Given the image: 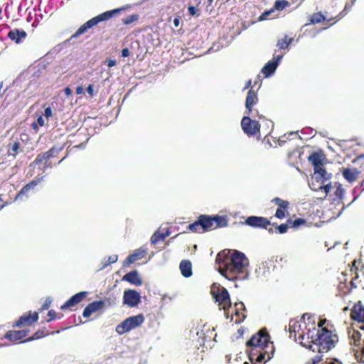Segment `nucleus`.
Masks as SVG:
<instances>
[{"instance_id":"1","label":"nucleus","mask_w":364,"mask_h":364,"mask_svg":"<svg viewBox=\"0 0 364 364\" xmlns=\"http://www.w3.org/2000/svg\"><path fill=\"white\" fill-rule=\"evenodd\" d=\"M215 262L220 265V274L230 281L246 280L250 273L247 270L249 260L238 250H226L219 252Z\"/></svg>"},{"instance_id":"2","label":"nucleus","mask_w":364,"mask_h":364,"mask_svg":"<svg viewBox=\"0 0 364 364\" xmlns=\"http://www.w3.org/2000/svg\"><path fill=\"white\" fill-rule=\"evenodd\" d=\"M126 9V7L122 6L104 11L92 17L77 28V30L73 34V38H79L80 36L86 33L90 29L92 28L100 23L107 21L114 16L119 14L122 11H125Z\"/></svg>"},{"instance_id":"3","label":"nucleus","mask_w":364,"mask_h":364,"mask_svg":"<svg viewBox=\"0 0 364 364\" xmlns=\"http://www.w3.org/2000/svg\"><path fill=\"white\" fill-rule=\"evenodd\" d=\"M315 341L316 351L327 352L335 347L336 343L338 342V336L336 334L333 335L331 331L322 328L320 331L316 332Z\"/></svg>"},{"instance_id":"4","label":"nucleus","mask_w":364,"mask_h":364,"mask_svg":"<svg viewBox=\"0 0 364 364\" xmlns=\"http://www.w3.org/2000/svg\"><path fill=\"white\" fill-rule=\"evenodd\" d=\"M144 316L142 314L129 316L116 326L115 331L119 335H123L139 327L144 323Z\"/></svg>"},{"instance_id":"5","label":"nucleus","mask_w":364,"mask_h":364,"mask_svg":"<svg viewBox=\"0 0 364 364\" xmlns=\"http://www.w3.org/2000/svg\"><path fill=\"white\" fill-rule=\"evenodd\" d=\"M270 343V336L266 329H261L247 341V347L264 350Z\"/></svg>"},{"instance_id":"6","label":"nucleus","mask_w":364,"mask_h":364,"mask_svg":"<svg viewBox=\"0 0 364 364\" xmlns=\"http://www.w3.org/2000/svg\"><path fill=\"white\" fill-rule=\"evenodd\" d=\"M241 128L247 136L256 135L260 129L259 122L252 119L249 116H244L241 119Z\"/></svg>"},{"instance_id":"7","label":"nucleus","mask_w":364,"mask_h":364,"mask_svg":"<svg viewBox=\"0 0 364 364\" xmlns=\"http://www.w3.org/2000/svg\"><path fill=\"white\" fill-rule=\"evenodd\" d=\"M123 304L129 307H136L141 302L140 293L135 289H126L123 294Z\"/></svg>"},{"instance_id":"8","label":"nucleus","mask_w":364,"mask_h":364,"mask_svg":"<svg viewBox=\"0 0 364 364\" xmlns=\"http://www.w3.org/2000/svg\"><path fill=\"white\" fill-rule=\"evenodd\" d=\"M211 292L215 301L218 302L220 304H224L225 306L227 305L231 307L232 304L230 294L225 287L218 286L217 289L213 287Z\"/></svg>"},{"instance_id":"9","label":"nucleus","mask_w":364,"mask_h":364,"mask_svg":"<svg viewBox=\"0 0 364 364\" xmlns=\"http://www.w3.org/2000/svg\"><path fill=\"white\" fill-rule=\"evenodd\" d=\"M283 54L277 55L264 65L261 72L264 75V77H270L275 73L277 68L279 65L283 58Z\"/></svg>"},{"instance_id":"10","label":"nucleus","mask_w":364,"mask_h":364,"mask_svg":"<svg viewBox=\"0 0 364 364\" xmlns=\"http://www.w3.org/2000/svg\"><path fill=\"white\" fill-rule=\"evenodd\" d=\"M245 224L255 228L267 229V227L271 225V222L264 217L251 215L245 219Z\"/></svg>"},{"instance_id":"11","label":"nucleus","mask_w":364,"mask_h":364,"mask_svg":"<svg viewBox=\"0 0 364 364\" xmlns=\"http://www.w3.org/2000/svg\"><path fill=\"white\" fill-rule=\"evenodd\" d=\"M38 312L35 311L32 314L31 311L27 312V314H23L16 321L14 324L13 327L21 328V326H31L33 323L36 322L38 320Z\"/></svg>"},{"instance_id":"12","label":"nucleus","mask_w":364,"mask_h":364,"mask_svg":"<svg viewBox=\"0 0 364 364\" xmlns=\"http://www.w3.org/2000/svg\"><path fill=\"white\" fill-rule=\"evenodd\" d=\"M308 160L311 163L314 169L323 167L327 162L326 155L322 150L313 151L308 157Z\"/></svg>"},{"instance_id":"13","label":"nucleus","mask_w":364,"mask_h":364,"mask_svg":"<svg viewBox=\"0 0 364 364\" xmlns=\"http://www.w3.org/2000/svg\"><path fill=\"white\" fill-rule=\"evenodd\" d=\"M89 294L88 291H80L70 296L61 306L62 311L67 310L81 302Z\"/></svg>"},{"instance_id":"14","label":"nucleus","mask_w":364,"mask_h":364,"mask_svg":"<svg viewBox=\"0 0 364 364\" xmlns=\"http://www.w3.org/2000/svg\"><path fill=\"white\" fill-rule=\"evenodd\" d=\"M317 331H320L319 330H317L315 327L313 328L312 330L309 329L307 333V338L311 339L310 341H308V343L303 342V340L304 339L305 335L302 332L301 333L299 334V339L301 340L300 344L314 352L316 351V347H314V345L315 346V339H316V333Z\"/></svg>"},{"instance_id":"15","label":"nucleus","mask_w":364,"mask_h":364,"mask_svg":"<svg viewBox=\"0 0 364 364\" xmlns=\"http://www.w3.org/2000/svg\"><path fill=\"white\" fill-rule=\"evenodd\" d=\"M105 305L103 300H97L88 304L82 311L84 318H89L92 314L101 310Z\"/></svg>"},{"instance_id":"16","label":"nucleus","mask_w":364,"mask_h":364,"mask_svg":"<svg viewBox=\"0 0 364 364\" xmlns=\"http://www.w3.org/2000/svg\"><path fill=\"white\" fill-rule=\"evenodd\" d=\"M122 280L127 282L136 287L141 286L143 284L142 279L141 278L139 273L136 269L126 273L123 276Z\"/></svg>"},{"instance_id":"17","label":"nucleus","mask_w":364,"mask_h":364,"mask_svg":"<svg viewBox=\"0 0 364 364\" xmlns=\"http://www.w3.org/2000/svg\"><path fill=\"white\" fill-rule=\"evenodd\" d=\"M7 36L16 44H19L27 37V33L23 29L14 28L9 31Z\"/></svg>"},{"instance_id":"18","label":"nucleus","mask_w":364,"mask_h":364,"mask_svg":"<svg viewBox=\"0 0 364 364\" xmlns=\"http://www.w3.org/2000/svg\"><path fill=\"white\" fill-rule=\"evenodd\" d=\"M350 317L354 321L364 322V306L360 301L354 304L351 309Z\"/></svg>"},{"instance_id":"19","label":"nucleus","mask_w":364,"mask_h":364,"mask_svg":"<svg viewBox=\"0 0 364 364\" xmlns=\"http://www.w3.org/2000/svg\"><path fill=\"white\" fill-rule=\"evenodd\" d=\"M198 219L200 223V228L203 232H208L214 229V223L212 215H200Z\"/></svg>"},{"instance_id":"20","label":"nucleus","mask_w":364,"mask_h":364,"mask_svg":"<svg viewBox=\"0 0 364 364\" xmlns=\"http://www.w3.org/2000/svg\"><path fill=\"white\" fill-rule=\"evenodd\" d=\"M29 332L28 329L9 331L6 333L5 338L12 342H16L26 337Z\"/></svg>"},{"instance_id":"21","label":"nucleus","mask_w":364,"mask_h":364,"mask_svg":"<svg viewBox=\"0 0 364 364\" xmlns=\"http://www.w3.org/2000/svg\"><path fill=\"white\" fill-rule=\"evenodd\" d=\"M179 269L182 276L185 278H189L193 275L192 264L190 260H182L180 262Z\"/></svg>"},{"instance_id":"22","label":"nucleus","mask_w":364,"mask_h":364,"mask_svg":"<svg viewBox=\"0 0 364 364\" xmlns=\"http://www.w3.org/2000/svg\"><path fill=\"white\" fill-rule=\"evenodd\" d=\"M360 173V171H358L357 168H344L342 174L343 178L349 183H353L358 177V175Z\"/></svg>"},{"instance_id":"23","label":"nucleus","mask_w":364,"mask_h":364,"mask_svg":"<svg viewBox=\"0 0 364 364\" xmlns=\"http://www.w3.org/2000/svg\"><path fill=\"white\" fill-rule=\"evenodd\" d=\"M213 223H214V229L216 228H225L228 225L229 218L228 215H212Z\"/></svg>"},{"instance_id":"24","label":"nucleus","mask_w":364,"mask_h":364,"mask_svg":"<svg viewBox=\"0 0 364 364\" xmlns=\"http://www.w3.org/2000/svg\"><path fill=\"white\" fill-rule=\"evenodd\" d=\"M314 174L311 176V179L316 181L317 182H321V183H325L326 179V168L323 167H319L314 169Z\"/></svg>"},{"instance_id":"25","label":"nucleus","mask_w":364,"mask_h":364,"mask_svg":"<svg viewBox=\"0 0 364 364\" xmlns=\"http://www.w3.org/2000/svg\"><path fill=\"white\" fill-rule=\"evenodd\" d=\"M235 316L236 317H238L239 318L236 320L235 323H242L246 318V315L245 314H242V317L240 318V311H246V308H245V306L244 304V303L242 301H239V302H236L235 304Z\"/></svg>"},{"instance_id":"26","label":"nucleus","mask_w":364,"mask_h":364,"mask_svg":"<svg viewBox=\"0 0 364 364\" xmlns=\"http://www.w3.org/2000/svg\"><path fill=\"white\" fill-rule=\"evenodd\" d=\"M258 100L257 92L252 88L250 89L246 96L245 105L254 107L258 102Z\"/></svg>"},{"instance_id":"27","label":"nucleus","mask_w":364,"mask_h":364,"mask_svg":"<svg viewBox=\"0 0 364 364\" xmlns=\"http://www.w3.org/2000/svg\"><path fill=\"white\" fill-rule=\"evenodd\" d=\"M171 234L170 230L168 228L164 233H160L159 230L156 231L151 237V243L156 245L159 240H164Z\"/></svg>"},{"instance_id":"28","label":"nucleus","mask_w":364,"mask_h":364,"mask_svg":"<svg viewBox=\"0 0 364 364\" xmlns=\"http://www.w3.org/2000/svg\"><path fill=\"white\" fill-rule=\"evenodd\" d=\"M63 149V146H53L48 151L43 153V157L46 158V160L48 161L50 159L56 156Z\"/></svg>"},{"instance_id":"29","label":"nucleus","mask_w":364,"mask_h":364,"mask_svg":"<svg viewBox=\"0 0 364 364\" xmlns=\"http://www.w3.org/2000/svg\"><path fill=\"white\" fill-rule=\"evenodd\" d=\"M272 350L271 352V355H269L267 351L261 352L259 350L258 354H257V357L255 358V361L257 363H262L264 360H265V362L270 360L272 359V358L273 357V355L274 353V347L272 346Z\"/></svg>"},{"instance_id":"30","label":"nucleus","mask_w":364,"mask_h":364,"mask_svg":"<svg viewBox=\"0 0 364 364\" xmlns=\"http://www.w3.org/2000/svg\"><path fill=\"white\" fill-rule=\"evenodd\" d=\"M300 330H301V325L299 321L291 320L289 321V332L291 336L292 333L294 334L295 340L296 341V333H299Z\"/></svg>"},{"instance_id":"31","label":"nucleus","mask_w":364,"mask_h":364,"mask_svg":"<svg viewBox=\"0 0 364 364\" xmlns=\"http://www.w3.org/2000/svg\"><path fill=\"white\" fill-rule=\"evenodd\" d=\"M349 338L351 339V345L355 346L360 345L361 333L358 331L353 330L352 333L349 332Z\"/></svg>"},{"instance_id":"32","label":"nucleus","mask_w":364,"mask_h":364,"mask_svg":"<svg viewBox=\"0 0 364 364\" xmlns=\"http://www.w3.org/2000/svg\"><path fill=\"white\" fill-rule=\"evenodd\" d=\"M31 190L26 186V184L17 193L15 200H24L28 198L29 192Z\"/></svg>"},{"instance_id":"33","label":"nucleus","mask_w":364,"mask_h":364,"mask_svg":"<svg viewBox=\"0 0 364 364\" xmlns=\"http://www.w3.org/2000/svg\"><path fill=\"white\" fill-rule=\"evenodd\" d=\"M289 5V3L287 0H276L274 3L272 9L274 11H282L284 10L287 6Z\"/></svg>"},{"instance_id":"34","label":"nucleus","mask_w":364,"mask_h":364,"mask_svg":"<svg viewBox=\"0 0 364 364\" xmlns=\"http://www.w3.org/2000/svg\"><path fill=\"white\" fill-rule=\"evenodd\" d=\"M326 20L325 16L321 12L313 14L311 17L310 21L312 24L319 23Z\"/></svg>"},{"instance_id":"35","label":"nucleus","mask_w":364,"mask_h":364,"mask_svg":"<svg viewBox=\"0 0 364 364\" xmlns=\"http://www.w3.org/2000/svg\"><path fill=\"white\" fill-rule=\"evenodd\" d=\"M46 336V334H45L43 331H38L35 333H33V335L32 336L27 338L26 339L23 340L21 343L31 342L34 340L42 338L45 337Z\"/></svg>"},{"instance_id":"36","label":"nucleus","mask_w":364,"mask_h":364,"mask_svg":"<svg viewBox=\"0 0 364 364\" xmlns=\"http://www.w3.org/2000/svg\"><path fill=\"white\" fill-rule=\"evenodd\" d=\"M147 253V249L144 247H141L140 248L136 250L132 255L134 257L135 259H139L143 258L146 254Z\"/></svg>"},{"instance_id":"37","label":"nucleus","mask_w":364,"mask_h":364,"mask_svg":"<svg viewBox=\"0 0 364 364\" xmlns=\"http://www.w3.org/2000/svg\"><path fill=\"white\" fill-rule=\"evenodd\" d=\"M139 18V15L137 14H134L127 16L126 18L122 19V23L124 25H129Z\"/></svg>"},{"instance_id":"38","label":"nucleus","mask_w":364,"mask_h":364,"mask_svg":"<svg viewBox=\"0 0 364 364\" xmlns=\"http://www.w3.org/2000/svg\"><path fill=\"white\" fill-rule=\"evenodd\" d=\"M335 186L336 187L335 195L338 198L339 200H342L344 198L346 190L343 188L342 185L338 182L336 183Z\"/></svg>"},{"instance_id":"39","label":"nucleus","mask_w":364,"mask_h":364,"mask_svg":"<svg viewBox=\"0 0 364 364\" xmlns=\"http://www.w3.org/2000/svg\"><path fill=\"white\" fill-rule=\"evenodd\" d=\"M45 178V176H40L38 175V176H36L33 180H32L31 181H30L28 183L26 184L27 186H28V188L31 189V190H33L35 188V187L40 183L42 181H43Z\"/></svg>"},{"instance_id":"40","label":"nucleus","mask_w":364,"mask_h":364,"mask_svg":"<svg viewBox=\"0 0 364 364\" xmlns=\"http://www.w3.org/2000/svg\"><path fill=\"white\" fill-rule=\"evenodd\" d=\"M270 225L275 227L277 230V232L279 234H284L289 230V225L287 223H282V224L278 225L277 223H271Z\"/></svg>"},{"instance_id":"41","label":"nucleus","mask_w":364,"mask_h":364,"mask_svg":"<svg viewBox=\"0 0 364 364\" xmlns=\"http://www.w3.org/2000/svg\"><path fill=\"white\" fill-rule=\"evenodd\" d=\"M118 259V256L117 255H113L107 257V260L103 263L101 269L106 268L108 265L111 264H114L117 262Z\"/></svg>"},{"instance_id":"42","label":"nucleus","mask_w":364,"mask_h":364,"mask_svg":"<svg viewBox=\"0 0 364 364\" xmlns=\"http://www.w3.org/2000/svg\"><path fill=\"white\" fill-rule=\"evenodd\" d=\"M198 227L200 228V223L198 217L197 220L195 222L188 225L187 229L191 232H198Z\"/></svg>"},{"instance_id":"43","label":"nucleus","mask_w":364,"mask_h":364,"mask_svg":"<svg viewBox=\"0 0 364 364\" xmlns=\"http://www.w3.org/2000/svg\"><path fill=\"white\" fill-rule=\"evenodd\" d=\"M274 9L272 8L269 10H265L264 12H262L261 14V15L258 17V21H265L267 19H268L269 16L272 14L274 13Z\"/></svg>"},{"instance_id":"44","label":"nucleus","mask_w":364,"mask_h":364,"mask_svg":"<svg viewBox=\"0 0 364 364\" xmlns=\"http://www.w3.org/2000/svg\"><path fill=\"white\" fill-rule=\"evenodd\" d=\"M287 38H288V36L287 35H285L284 38L278 41V42L277 43V46L279 48V49H280V50L288 49L289 46H288V43H287Z\"/></svg>"},{"instance_id":"45","label":"nucleus","mask_w":364,"mask_h":364,"mask_svg":"<svg viewBox=\"0 0 364 364\" xmlns=\"http://www.w3.org/2000/svg\"><path fill=\"white\" fill-rule=\"evenodd\" d=\"M306 223V220L301 218H297L294 219L291 223V228H297Z\"/></svg>"},{"instance_id":"46","label":"nucleus","mask_w":364,"mask_h":364,"mask_svg":"<svg viewBox=\"0 0 364 364\" xmlns=\"http://www.w3.org/2000/svg\"><path fill=\"white\" fill-rule=\"evenodd\" d=\"M251 348H252L249 353V359L251 361V363L252 364H254L255 358L257 357V355L258 354L259 349L254 348V347H251Z\"/></svg>"},{"instance_id":"47","label":"nucleus","mask_w":364,"mask_h":364,"mask_svg":"<svg viewBox=\"0 0 364 364\" xmlns=\"http://www.w3.org/2000/svg\"><path fill=\"white\" fill-rule=\"evenodd\" d=\"M53 302V299L50 296H48L46 299L45 302L42 305L41 308L39 309L41 312L47 310Z\"/></svg>"},{"instance_id":"48","label":"nucleus","mask_w":364,"mask_h":364,"mask_svg":"<svg viewBox=\"0 0 364 364\" xmlns=\"http://www.w3.org/2000/svg\"><path fill=\"white\" fill-rule=\"evenodd\" d=\"M323 183H321V182H317L315 180L311 179V182L309 183V186L310 188L314 191H318L321 188H319V186H321Z\"/></svg>"},{"instance_id":"49","label":"nucleus","mask_w":364,"mask_h":364,"mask_svg":"<svg viewBox=\"0 0 364 364\" xmlns=\"http://www.w3.org/2000/svg\"><path fill=\"white\" fill-rule=\"evenodd\" d=\"M287 209L277 208L274 216L278 219H283L286 217L285 210Z\"/></svg>"},{"instance_id":"50","label":"nucleus","mask_w":364,"mask_h":364,"mask_svg":"<svg viewBox=\"0 0 364 364\" xmlns=\"http://www.w3.org/2000/svg\"><path fill=\"white\" fill-rule=\"evenodd\" d=\"M306 317H307V321L309 322V323H314L315 322V320H314V317L312 316L311 314H308V313H305L302 315L301 318V321L303 320L304 324L306 325V323H305V318Z\"/></svg>"},{"instance_id":"51","label":"nucleus","mask_w":364,"mask_h":364,"mask_svg":"<svg viewBox=\"0 0 364 364\" xmlns=\"http://www.w3.org/2000/svg\"><path fill=\"white\" fill-rule=\"evenodd\" d=\"M331 188H332V183H328L326 185L322 184L321 186H319L318 188H321L320 190L323 191L325 192V193L327 195L328 193H330Z\"/></svg>"},{"instance_id":"52","label":"nucleus","mask_w":364,"mask_h":364,"mask_svg":"<svg viewBox=\"0 0 364 364\" xmlns=\"http://www.w3.org/2000/svg\"><path fill=\"white\" fill-rule=\"evenodd\" d=\"M76 38H73V35H72L69 38H68L67 40L63 41L62 43L59 44L58 46L59 47L67 46L68 45H70V44L74 45L75 43L74 40Z\"/></svg>"},{"instance_id":"53","label":"nucleus","mask_w":364,"mask_h":364,"mask_svg":"<svg viewBox=\"0 0 364 364\" xmlns=\"http://www.w3.org/2000/svg\"><path fill=\"white\" fill-rule=\"evenodd\" d=\"M136 261L134 257L132 255V254L129 255L126 259L124 261L123 265H130L131 264L134 263Z\"/></svg>"},{"instance_id":"54","label":"nucleus","mask_w":364,"mask_h":364,"mask_svg":"<svg viewBox=\"0 0 364 364\" xmlns=\"http://www.w3.org/2000/svg\"><path fill=\"white\" fill-rule=\"evenodd\" d=\"M188 11L191 16H193L198 15V9L194 6H189L188 7Z\"/></svg>"},{"instance_id":"55","label":"nucleus","mask_w":364,"mask_h":364,"mask_svg":"<svg viewBox=\"0 0 364 364\" xmlns=\"http://www.w3.org/2000/svg\"><path fill=\"white\" fill-rule=\"evenodd\" d=\"M43 115L47 119L53 115L52 108L50 107L45 108Z\"/></svg>"},{"instance_id":"56","label":"nucleus","mask_w":364,"mask_h":364,"mask_svg":"<svg viewBox=\"0 0 364 364\" xmlns=\"http://www.w3.org/2000/svg\"><path fill=\"white\" fill-rule=\"evenodd\" d=\"M48 316L50 317V318L47 320V322H50L55 318L56 312L53 309L49 310L48 312Z\"/></svg>"},{"instance_id":"57","label":"nucleus","mask_w":364,"mask_h":364,"mask_svg":"<svg viewBox=\"0 0 364 364\" xmlns=\"http://www.w3.org/2000/svg\"><path fill=\"white\" fill-rule=\"evenodd\" d=\"M292 136H298L300 139H301V136H299L298 135V131H296V132H289L288 134H284L283 136V137H285L287 139L290 140V139H291V138L292 137Z\"/></svg>"},{"instance_id":"58","label":"nucleus","mask_w":364,"mask_h":364,"mask_svg":"<svg viewBox=\"0 0 364 364\" xmlns=\"http://www.w3.org/2000/svg\"><path fill=\"white\" fill-rule=\"evenodd\" d=\"M292 136H298L300 139H301V136H299L298 135V131H296V132H289L288 134H284L283 136V137H285L287 139L290 140V139H291V138L292 137Z\"/></svg>"},{"instance_id":"59","label":"nucleus","mask_w":364,"mask_h":364,"mask_svg":"<svg viewBox=\"0 0 364 364\" xmlns=\"http://www.w3.org/2000/svg\"><path fill=\"white\" fill-rule=\"evenodd\" d=\"M356 358L359 363H364V346L362 347V350L360 355H356Z\"/></svg>"},{"instance_id":"60","label":"nucleus","mask_w":364,"mask_h":364,"mask_svg":"<svg viewBox=\"0 0 364 364\" xmlns=\"http://www.w3.org/2000/svg\"><path fill=\"white\" fill-rule=\"evenodd\" d=\"M43 160H46V158L43 157V153H41L37 155L36 159L34 160L33 163L36 164H39L42 163Z\"/></svg>"},{"instance_id":"61","label":"nucleus","mask_w":364,"mask_h":364,"mask_svg":"<svg viewBox=\"0 0 364 364\" xmlns=\"http://www.w3.org/2000/svg\"><path fill=\"white\" fill-rule=\"evenodd\" d=\"M289 205V203L287 200H282V202L279 204L278 208L288 209Z\"/></svg>"},{"instance_id":"62","label":"nucleus","mask_w":364,"mask_h":364,"mask_svg":"<svg viewBox=\"0 0 364 364\" xmlns=\"http://www.w3.org/2000/svg\"><path fill=\"white\" fill-rule=\"evenodd\" d=\"M301 132V134H303L310 135V134H313L314 129L310 127H306V128H304Z\"/></svg>"},{"instance_id":"63","label":"nucleus","mask_w":364,"mask_h":364,"mask_svg":"<svg viewBox=\"0 0 364 364\" xmlns=\"http://www.w3.org/2000/svg\"><path fill=\"white\" fill-rule=\"evenodd\" d=\"M129 49L128 48H124L121 51V55L123 58H127L129 55Z\"/></svg>"},{"instance_id":"64","label":"nucleus","mask_w":364,"mask_h":364,"mask_svg":"<svg viewBox=\"0 0 364 364\" xmlns=\"http://www.w3.org/2000/svg\"><path fill=\"white\" fill-rule=\"evenodd\" d=\"M86 92L91 96L94 95V86L92 84L88 85L86 88Z\"/></svg>"}]
</instances>
